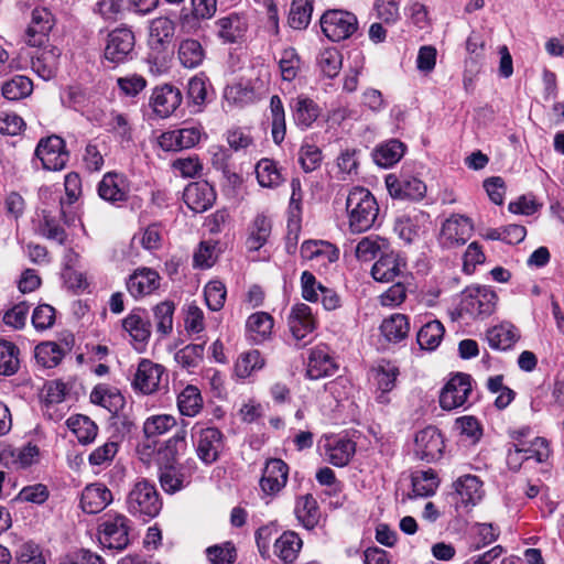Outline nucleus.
Masks as SVG:
<instances>
[{
    "label": "nucleus",
    "mask_w": 564,
    "mask_h": 564,
    "mask_svg": "<svg viewBox=\"0 0 564 564\" xmlns=\"http://www.w3.org/2000/svg\"><path fill=\"white\" fill-rule=\"evenodd\" d=\"M398 376V367L387 360L379 361L369 371V380L379 387L394 384Z\"/></svg>",
    "instance_id": "nucleus-49"
},
{
    "label": "nucleus",
    "mask_w": 564,
    "mask_h": 564,
    "mask_svg": "<svg viewBox=\"0 0 564 564\" xmlns=\"http://www.w3.org/2000/svg\"><path fill=\"white\" fill-rule=\"evenodd\" d=\"M301 59L295 48L288 47L282 51L279 67L283 80L292 82L300 69Z\"/></svg>",
    "instance_id": "nucleus-58"
},
{
    "label": "nucleus",
    "mask_w": 564,
    "mask_h": 564,
    "mask_svg": "<svg viewBox=\"0 0 564 564\" xmlns=\"http://www.w3.org/2000/svg\"><path fill=\"white\" fill-rule=\"evenodd\" d=\"M438 487V478L434 470L417 471L412 476V490L415 497L434 495Z\"/></svg>",
    "instance_id": "nucleus-48"
},
{
    "label": "nucleus",
    "mask_w": 564,
    "mask_h": 564,
    "mask_svg": "<svg viewBox=\"0 0 564 564\" xmlns=\"http://www.w3.org/2000/svg\"><path fill=\"white\" fill-rule=\"evenodd\" d=\"M455 489L466 506H475L482 497L481 481L476 476L459 477L455 482Z\"/></svg>",
    "instance_id": "nucleus-33"
},
{
    "label": "nucleus",
    "mask_w": 564,
    "mask_h": 564,
    "mask_svg": "<svg viewBox=\"0 0 564 564\" xmlns=\"http://www.w3.org/2000/svg\"><path fill=\"white\" fill-rule=\"evenodd\" d=\"M322 151L315 144L303 143L299 151V163L305 173L313 172L321 166Z\"/></svg>",
    "instance_id": "nucleus-57"
},
{
    "label": "nucleus",
    "mask_w": 564,
    "mask_h": 564,
    "mask_svg": "<svg viewBox=\"0 0 564 564\" xmlns=\"http://www.w3.org/2000/svg\"><path fill=\"white\" fill-rule=\"evenodd\" d=\"M289 466L280 458L267 460L260 479V487L263 494L274 496L286 485Z\"/></svg>",
    "instance_id": "nucleus-11"
},
{
    "label": "nucleus",
    "mask_w": 564,
    "mask_h": 564,
    "mask_svg": "<svg viewBox=\"0 0 564 564\" xmlns=\"http://www.w3.org/2000/svg\"><path fill=\"white\" fill-rule=\"evenodd\" d=\"M389 248V241L379 236L364 237L356 246V257L361 261H371Z\"/></svg>",
    "instance_id": "nucleus-37"
},
{
    "label": "nucleus",
    "mask_w": 564,
    "mask_h": 564,
    "mask_svg": "<svg viewBox=\"0 0 564 564\" xmlns=\"http://www.w3.org/2000/svg\"><path fill=\"white\" fill-rule=\"evenodd\" d=\"M177 406L182 415L195 416L203 408L199 390H182L177 397Z\"/></svg>",
    "instance_id": "nucleus-55"
},
{
    "label": "nucleus",
    "mask_w": 564,
    "mask_h": 564,
    "mask_svg": "<svg viewBox=\"0 0 564 564\" xmlns=\"http://www.w3.org/2000/svg\"><path fill=\"white\" fill-rule=\"evenodd\" d=\"M336 365L328 352L323 348L312 350L308 358L307 375L312 379L332 376Z\"/></svg>",
    "instance_id": "nucleus-31"
},
{
    "label": "nucleus",
    "mask_w": 564,
    "mask_h": 564,
    "mask_svg": "<svg viewBox=\"0 0 564 564\" xmlns=\"http://www.w3.org/2000/svg\"><path fill=\"white\" fill-rule=\"evenodd\" d=\"M206 552L210 564H231L236 558V550L230 543L210 546Z\"/></svg>",
    "instance_id": "nucleus-64"
},
{
    "label": "nucleus",
    "mask_w": 564,
    "mask_h": 564,
    "mask_svg": "<svg viewBox=\"0 0 564 564\" xmlns=\"http://www.w3.org/2000/svg\"><path fill=\"white\" fill-rule=\"evenodd\" d=\"M303 541L294 531H284L274 542V554L285 563H293L302 549Z\"/></svg>",
    "instance_id": "nucleus-27"
},
{
    "label": "nucleus",
    "mask_w": 564,
    "mask_h": 564,
    "mask_svg": "<svg viewBox=\"0 0 564 564\" xmlns=\"http://www.w3.org/2000/svg\"><path fill=\"white\" fill-rule=\"evenodd\" d=\"M36 362L45 368H53L63 358V350L56 343H42L35 347Z\"/></svg>",
    "instance_id": "nucleus-53"
},
{
    "label": "nucleus",
    "mask_w": 564,
    "mask_h": 564,
    "mask_svg": "<svg viewBox=\"0 0 564 564\" xmlns=\"http://www.w3.org/2000/svg\"><path fill=\"white\" fill-rule=\"evenodd\" d=\"M271 234V221L262 215L254 218L249 236L246 240V247L249 251H258L268 240Z\"/></svg>",
    "instance_id": "nucleus-39"
},
{
    "label": "nucleus",
    "mask_w": 564,
    "mask_h": 564,
    "mask_svg": "<svg viewBox=\"0 0 564 564\" xmlns=\"http://www.w3.org/2000/svg\"><path fill=\"white\" fill-rule=\"evenodd\" d=\"M386 185L390 195L394 198L419 200L426 193L425 184L415 177L399 178L391 174L386 177Z\"/></svg>",
    "instance_id": "nucleus-14"
},
{
    "label": "nucleus",
    "mask_w": 564,
    "mask_h": 564,
    "mask_svg": "<svg viewBox=\"0 0 564 564\" xmlns=\"http://www.w3.org/2000/svg\"><path fill=\"white\" fill-rule=\"evenodd\" d=\"M175 305L172 301H164L153 307V316L156 330L162 335H167L173 328V315Z\"/></svg>",
    "instance_id": "nucleus-52"
},
{
    "label": "nucleus",
    "mask_w": 564,
    "mask_h": 564,
    "mask_svg": "<svg viewBox=\"0 0 564 564\" xmlns=\"http://www.w3.org/2000/svg\"><path fill=\"white\" fill-rule=\"evenodd\" d=\"M264 360L259 350H250L241 354L235 365V373L239 378H246L256 369H261Z\"/></svg>",
    "instance_id": "nucleus-56"
},
{
    "label": "nucleus",
    "mask_w": 564,
    "mask_h": 564,
    "mask_svg": "<svg viewBox=\"0 0 564 564\" xmlns=\"http://www.w3.org/2000/svg\"><path fill=\"white\" fill-rule=\"evenodd\" d=\"M192 437L195 440L196 453L202 462L212 464L218 459L224 448V435L218 429L202 427L194 432Z\"/></svg>",
    "instance_id": "nucleus-8"
},
{
    "label": "nucleus",
    "mask_w": 564,
    "mask_h": 564,
    "mask_svg": "<svg viewBox=\"0 0 564 564\" xmlns=\"http://www.w3.org/2000/svg\"><path fill=\"white\" fill-rule=\"evenodd\" d=\"M444 332V326L440 321H431L419 330L416 335L417 344L423 349L433 350L440 345Z\"/></svg>",
    "instance_id": "nucleus-45"
},
{
    "label": "nucleus",
    "mask_w": 564,
    "mask_h": 564,
    "mask_svg": "<svg viewBox=\"0 0 564 564\" xmlns=\"http://www.w3.org/2000/svg\"><path fill=\"white\" fill-rule=\"evenodd\" d=\"M318 64L322 72L333 78L341 68V55L336 48H327L321 53Z\"/></svg>",
    "instance_id": "nucleus-62"
},
{
    "label": "nucleus",
    "mask_w": 564,
    "mask_h": 564,
    "mask_svg": "<svg viewBox=\"0 0 564 564\" xmlns=\"http://www.w3.org/2000/svg\"><path fill=\"white\" fill-rule=\"evenodd\" d=\"M516 444L524 460L534 459L536 463H544L551 455L550 444L544 437L538 436L530 442Z\"/></svg>",
    "instance_id": "nucleus-38"
},
{
    "label": "nucleus",
    "mask_w": 564,
    "mask_h": 564,
    "mask_svg": "<svg viewBox=\"0 0 564 564\" xmlns=\"http://www.w3.org/2000/svg\"><path fill=\"white\" fill-rule=\"evenodd\" d=\"M314 0H293L289 13V25L294 30H305L312 19Z\"/></svg>",
    "instance_id": "nucleus-40"
},
{
    "label": "nucleus",
    "mask_w": 564,
    "mask_h": 564,
    "mask_svg": "<svg viewBox=\"0 0 564 564\" xmlns=\"http://www.w3.org/2000/svg\"><path fill=\"white\" fill-rule=\"evenodd\" d=\"M380 332L390 343H399L403 340L410 332L408 316L403 314H392L382 321Z\"/></svg>",
    "instance_id": "nucleus-30"
},
{
    "label": "nucleus",
    "mask_w": 564,
    "mask_h": 564,
    "mask_svg": "<svg viewBox=\"0 0 564 564\" xmlns=\"http://www.w3.org/2000/svg\"><path fill=\"white\" fill-rule=\"evenodd\" d=\"M19 349L10 343L0 341V376H12L19 369Z\"/></svg>",
    "instance_id": "nucleus-50"
},
{
    "label": "nucleus",
    "mask_w": 564,
    "mask_h": 564,
    "mask_svg": "<svg viewBox=\"0 0 564 564\" xmlns=\"http://www.w3.org/2000/svg\"><path fill=\"white\" fill-rule=\"evenodd\" d=\"M141 310L132 311L123 321V328L139 343H145L151 335V324L140 315Z\"/></svg>",
    "instance_id": "nucleus-42"
},
{
    "label": "nucleus",
    "mask_w": 564,
    "mask_h": 564,
    "mask_svg": "<svg viewBox=\"0 0 564 564\" xmlns=\"http://www.w3.org/2000/svg\"><path fill=\"white\" fill-rule=\"evenodd\" d=\"M127 510L134 517L144 521L156 517L162 508V502L155 487L148 480L138 481L128 494Z\"/></svg>",
    "instance_id": "nucleus-2"
},
{
    "label": "nucleus",
    "mask_w": 564,
    "mask_h": 564,
    "mask_svg": "<svg viewBox=\"0 0 564 564\" xmlns=\"http://www.w3.org/2000/svg\"><path fill=\"white\" fill-rule=\"evenodd\" d=\"M290 108L294 122L302 129L310 128L319 117V107L306 96H297L290 101Z\"/></svg>",
    "instance_id": "nucleus-22"
},
{
    "label": "nucleus",
    "mask_w": 564,
    "mask_h": 564,
    "mask_svg": "<svg viewBox=\"0 0 564 564\" xmlns=\"http://www.w3.org/2000/svg\"><path fill=\"white\" fill-rule=\"evenodd\" d=\"M134 45V33L126 26L117 28L107 35L105 59L113 65L126 63L133 58Z\"/></svg>",
    "instance_id": "nucleus-4"
},
{
    "label": "nucleus",
    "mask_w": 564,
    "mask_h": 564,
    "mask_svg": "<svg viewBox=\"0 0 564 564\" xmlns=\"http://www.w3.org/2000/svg\"><path fill=\"white\" fill-rule=\"evenodd\" d=\"M415 455L423 460L438 459L444 449V438L435 426H427L415 434Z\"/></svg>",
    "instance_id": "nucleus-10"
},
{
    "label": "nucleus",
    "mask_w": 564,
    "mask_h": 564,
    "mask_svg": "<svg viewBox=\"0 0 564 564\" xmlns=\"http://www.w3.org/2000/svg\"><path fill=\"white\" fill-rule=\"evenodd\" d=\"M55 24L54 15L46 8H35L31 22L25 31V42L30 46L40 47L48 41V34Z\"/></svg>",
    "instance_id": "nucleus-9"
},
{
    "label": "nucleus",
    "mask_w": 564,
    "mask_h": 564,
    "mask_svg": "<svg viewBox=\"0 0 564 564\" xmlns=\"http://www.w3.org/2000/svg\"><path fill=\"white\" fill-rule=\"evenodd\" d=\"M246 326L251 339L261 343L271 334L273 318L268 313L258 312L249 316Z\"/></svg>",
    "instance_id": "nucleus-41"
},
{
    "label": "nucleus",
    "mask_w": 564,
    "mask_h": 564,
    "mask_svg": "<svg viewBox=\"0 0 564 564\" xmlns=\"http://www.w3.org/2000/svg\"><path fill=\"white\" fill-rule=\"evenodd\" d=\"M39 232L50 239L58 242L59 245H64L67 239V234L63 227L58 225V223L51 217L45 210H43V221L39 227Z\"/></svg>",
    "instance_id": "nucleus-61"
},
{
    "label": "nucleus",
    "mask_w": 564,
    "mask_h": 564,
    "mask_svg": "<svg viewBox=\"0 0 564 564\" xmlns=\"http://www.w3.org/2000/svg\"><path fill=\"white\" fill-rule=\"evenodd\" d=\"M129 520L123 514L107 517L99 525V542L107 549L121 551L129 544Z\"/></svg>",
    "instance_id": "nucleus-7"
},
{
    "label": "nucleus",
    "mask_w": 564,
    "mask_h": 564,
    "mask_svg": "<svg viewBox=\"0 0 564 564\" xmlns=\"http://www.w3.org/2000/svg\"><path fill=\"white\" fill-rule=\"evenodd\" d=\"M486 337L491 348L506 350L514 345L520 335L512 324L502 323L488 329Z\"/></svg>",
    "instance_id": "nucleus-29"
},
{
    "label": "nucleus",
    "mask_w": 564,
    "mask_h": 564,
    "mask_svg": "<svg viewBox=\"0 0 564 564\" xmlns=\"http://www.w3.org/2000/svg\"><path fill=\"white\" fill-rule=\"evenodd\" d=\"M40 449L31 443L21 448H14L11 445L0 446V464L9 466L17 465L26 468L39 462Z\"/></svg>",
    "instance_id": "nucleus-16"
},
{
    "label": "nucleus",
    "mask_w": 564,
    "mask_h": 564,
    "mask_svg": "<svg viewBox=\"0 0 564 564\" xmlns=\"http://www.w3.org/2000/svg\"><path fill=\"white\" fill-rule=\"evenodd\" d=\"M32 90V80L22 75L14 76L10 80H7L1 87L2 96L11 101L26 98L31 95Z\"/></svg>",
    "instance_id": "nucleus-43"
},
{
    "label": "nucleus",
    "mask_w": 564,
    "mask_h": 564,
    "mask_svg": "<svg viewBox=\"0 0 564 564\" xmlns=\"http://www.w3.org/2000/svg\"><path fill=\"white\" fill-rule=\"evenodd\" d=\"M176 425V419L170 414H159L148 417L143 424L144 436L155 438Z\"/></svg>",
    "instance_id": "nucleus-54"
},
{
    "label": "nucleus",
    "mask_w": 564,
    "mask_h": 564,
    "mask_svg": "<svg viewBox=\"0 0 564 564\" xmlns=\"http://www.w3.org/2000/svg\"><path fill=\"white\" fill-rule=\"evenodd\" d=\"M164 368L151 360L143 359L138 366L133 388H159Z\"/></svg>",
    "instance_id": "nucleus-28"
},
{
    "label": "nucleus",
    "mask_w": 564,
    "mask_h": 564,
    "mask_svg": "<svg viewBox=\"0 0 564 564\" xmlns=\"http://www.w3.org/2000/svg\"><path fill=\"white\" fill-rule=\"evenodd\" d=\"M295 514L306 529H314L321 517L316 499L312 495L300 497L296 501Z\"/></svg>",
    "instance_id": "nucleus-32"
},
{
    "label": "nucleus",
    "mask_w": 564,
    "mask_h": 564,
    "mask_svg": "<svg viewBox=\"0 0 564 564\" xmlns=\"http://www.w3.org/2000/svg\"><path fill=\"white\" fill-rule=\"evenodd\" d=\"M349 229L354 234L369 230L378 218L379 206L375 196L365 187H354L346 199Z\"/></svg>",
    "instance_id": "nucleus-1"
},
{
    "label": "nucleus",
    "mask_w": 564,
    "mask_h": 564,
    "mask_svg": "<svg viewBox=\"0 0 564 564\" xmlns=\"http://www.w3.org/2000/svg\"><path fill=\"white\" fill-rule=\"evenodd\" d=\"M98 195L106 202L117 203L128 199L126 177L116 172L106 173L98 184Z\"/></svg>",
    "instance_id": "nucleus-21"
},
{
    "label": "nucleus",
    "mask_w": 564,
    "mask_h": 564,
    "mask_svg": "<svg viewBox=\"0 0 564 564\" xmlns=\"http://www.w3.org/2000/svg\"><path fill=\"white\" fill-rule=\"evenodd\" d=\"M182 94L178 88L172 85L155 87L150 98L153 111L161 118L172 115L181 105Z\"/></svg>",
    "instance_id": "nucleus-13"
},
{
    "label": "nucleus",
    "mask_w": 564,
    "mask_h": 564,
    "mask_svg": "<svg viewBox=\"0 0 564 564\" xmlns=\"http://www.w3.org/2000/svg\"><path fill=\"white\" fill-rule=\"evenodd\" d=\"M90 401L105 408L113 415L119 414L127 403L120 390H91Z\"/></svg>",
    "instance_id": "nucleus-35"
},
{
    "label": "nucleus",
    "mask_w": 564,
    "mask_h": 564,
    "mask_svg": "<svg viewBox=\"0 0 564 564\" xmlns=\"http://www.w3.org/2000/svg\"><path fill=\"white\" fill-rule=\"evenodd\" d=\"M178 59L186 68L198 67L205 58V50L199 41L194 39H186L180 43Z\"/></svg>",
    "instance_id": "nucleus-34"
},
{
    "label": "nucleus",
    "mask_w": 564,
    "mask_h": 564,
    "mask_svg": "<svg viewBox=\"0 0 564 564\" xmlns=\"http://www.w3.org/2000/svg\"><path fill=\"white\" fill-rule=\"evenodd\" d=\"M161 487L164 491L173 494L183 487V475L175 465H158Z\"/></svg>",
    "instance_id": "nucleus-59"
},
{
    "label": "nucleus",
    "mask_w": 564,
    "mask_h": 564,
    "mask_svg": "<svg viewBox=\"0 0 564 564\" xmlns=\"http://www.w3.org/2000/svg\"><path fill=\"white\" fill-rule=\"evenodd\" d=\"M323 33L333 42L350 37L358 28L357 18L347 11L330 10L321 18Z\"/></svg>",
    "instance_id": "nucleus-6"
},
{
    "label": "nucleus",
    "mask_w": 564,
    "mask_h": 564,
    "mask_svg": "<svg viewBox=\"0 0 564 564\" xmlns=\"http://www.w3.org/2000/svg\"><path fill=\"white\" fill-rule=\"evenodd\" d=\"M288 324L296 340L305 338L315 329V319L311 307L304 303L295 304L289 315Z\"/></svg>",
    "instance_id": "nucleus-20"
},
{
    "label": "nucleus",
    "mask_w": 564,
    "mask_h": 564,
    "mask_svg": "<svg viewBox=\"0 0 564 564\" xmlns=\"http://www.w3.org/2000/svg\"><path fill=\"white\" fill-rule=\"evenodd\" d=\"M160 286V275L149 268L135 270L127 281V289L133 297L151 294Z\"/></svg>",
    "instance_id": "nucleus-19"
},
{
    "label": "nucleus",
    "mask_w": 564,
    "mask_h": 564,
    "mask_svg": "<svg viewBox=\"0 0 564 564\" xmlns=\"http://www.w3.org/2000/svg\"><path fill=\"white\" fill-rule=\"evenodd\" d=\"M34 154L41 161L43 169L47 171H61L69 160V152L66 150L64 139L56 134L42 138Z\"/></svg>",
    "instance_id": "nucleus-5"
},
{
    "label": "nucleus",
    "mask_w": 564,
    "mask_h": 564,
    "mask_svg": "<svg viewBox=\"0 0 564 564\" xmlns=\"http://www.w3.org/2000/svg\"><path fill=\"white\" fill-rule=\"evenodd\" d=\"M203 345L191 344L180 349L175 354V360L184 368L196 367L199 360L203 358Z\"/></svg>",
    "instance_id": "nucleus-63"
},
{
    "label": "nucleus",
    "mask_w": 564,
    "mask_h": 564,
    "mask_svg": "<svg viewBox=\"0 0 564 564\" xmlns=\"http://www.w3.org/2000/svg\"><path fill=\"white\" fill-rule=\"evenodd\" d=\"M215 25L217 35L226 43L238 42L243 37L248 26L246 19L238 13L218 19Z\"/></svg>",
    "instance_id": "nucleus-25"
},
{
    "label": "nucleus",
    "mask_w": 564,
    "mask_h": 564,
    "mask_svg": "<svg viewBox=\"0 0 564 564\" xmlns=\"http://www.w3.org/2000/svg\"><path fill=\"white\" fill-rule=\"evenodd\" d=\"M183 199L193 212L204 213L215 203L216 193L206 181L193 182L185 187Z\"/></svg>",
    "instance_id": "nucleus-12"
},
{
    "label": "nucleus",
    "mask_w": 564,
    "mask_h": 564,
    "mask_svg": "<svg viewBox=\"0 0 564 564\" xmlns=\"http://www.w3.org/2000/svg\"><path fill=\"white\" fill-rule=\"evenodd\" d=\"M61 50L52 46L44 48L32 57V69L43 79L48 80L56 75Z\"/></svg>",
    "instance_id": "nucleus-26"
},
{
    "label": "nucleus",
    "mask_w": 564,
    "mask_h": 564,
    "mask_svg": "<svg viewBox=\"0 0 564 564\" xmlns=\"http://www.w3.org/2000/svg\"><path fill=\"white\" fill-rule=\"evenodd\" d=\"M66 424L82 444H88L97 436L98 426L86 415H73L66 421Z\"/></svg>",
    "instance_id": "nucleus-36"
},
{
    "label": "nucleus",
    "mask_w": 564,
    "mask_h": 564,
    "mask_svg": "<svg viewBox=\"0 0 564 564\" xmlns=\"http://www.w3.org/2000/svg\"><path fill=\"white\" fill-rule=\"evenodd\" d=\"M402 263L398 254L393 252H383L379 260L371 268V275L379 282H392L402 274Z\"/></svg>",
    "instance_id": "nucleus-24"
},
{
    "label": "nucleus",
    "mask_w": 564,
    "mask_h": 564,
    "mask_svg": "<svg viewBox=\"0 0 564 564\" xmlns=\"http://www.w3.org/2000/svg\"><path fill=\"white\" fill-rule=\"evenodd\" d=\"M356 452V444L348 438H339L327 448L328 460L337 467L346 466Z\"/></svg>",
    "instance_id": "nucleus-44"
},
{
    "label": "nucleus",
    "mask_w": 564,
    "mask_h": 564,
    "mask_svg": "<svg viewBox=\"0 0 564 564\" xmlns=\"http://www.w3.org/2000/svg\"><path fill=\"white\" fill-rule=\"evenodd\" d=\"M186 423L182 421L180 429L171 438L165 441L158 449V465H175L178 455L186 448Z\"/></svg>",
    "instance_id": "nucleus-23"
},
{
    "label": "nucleus",
    "mask_w": 564,
    "mask_h": 564,
    "mask_svg": "<svg viewBox=\"0 0 564 564\" xmlns=\"http://www.w3.org/2000/svg\"><path fill=\"white\" fill-rule=\"evenodd\" d=\"M111 501V491L104 484L96 482L85 487L80 506L84 512L95 514L102 511Z\"/></svg>",
    "instance_id": "nucleus-17"
},
{
    "label": "nucleus",
    "mask_w": 564,
    "mask_h": 564,
    "mask_svg": "<svg viewBox=\"0 0 564 564\" xmlns=\"http://www.w3.org/2000/svg\"><path fill=\"white\" fill-rule=\"evenodd\" d=\"M270 111L272 117V138L274 143L281 144L285 138V112L281 98L273 95L270 98Z\"/></svg>",
    "instance_id": "nucleus-47"
},
{
    "label": "nucleus",
    "mask_w": 564,
    "mask_h": 564,
    "mask_svg": "<svg viewBox=\"0 0 564 564\" xmlns=\"http://www.w3.org/2000/svg\"><path fill=\"white\" fill-rule=\"evenodd\" d=\"M175 23L167 17H159L149 26V43L152 50L165 51L174 39Z\"/></svg>",
    "instance_id": "nucleus-18"
},
{
    "label": "nucleus",
    "mask_w": 564,
    "mask_h": 564,
    "mask_svg": "<svg viewBox=\"0 0 564 564\" xmlns=\"http://www.w3.org/2000/svg\"><path fill=\"white\" fill-rule=\"evenodd\" d=\"M473 230V223L468 217L456 215L443 224L441 234L446 246H459L467 242Z\"/></svg>",
    "instance_id": "nucleus-15"
},
{
    "label": "nucleus",
    "mask_w": 564,
    "mask_h": 564,
    "mask_svg": "<svg viewBox=\"0 0 564 564\" xmlns=\"http://www.w3.org/2000/svg\"><path fill=\"white\" fill-rule=\"evenodd\" d=\"M404 153V144L399 140H390L380 145L373 153L375 162L383 167L395 164Z\"/></svg>",
    "instance_id": "nucleus-46"
},
{
    "label": "nucleus",
    "mask_w": 564,
    "mask_h": 564,
    "mask_svg": "<svg viewBox=\"0 0 564 564\" xmlns=\"http://www.w3.org/2000/svg\"><path fill=\"white\" fill-rule=\"evenodd\" d=\"M497 294L488 286H469L465 289L460 301V313L471 317L489 316L495 312Z\"/></svg>",
    "instance_id": "nucleus-3"
},
{
    "label": "nucleus",
    "mask_w": 564,
    "mask_h": 564,
    "mask_svg": "<svg viewBox=\"0 0 564 564\" xmlns=\"http://www.w3.org/2000/svg\"><path fill=\"white\" fill-rule=\"evenodd\" d=\"M226 286L220 281H210L204 290L205 301L209 310L219 311L224 307L226 301Z\"/></svg>",
    "instance_id": "nucleus-60"
},
{
    "label": "nucleus",
    "mask_w": 564,
    "mask_h": 564,
    "mask_svg": "<svg viewBox=\"0 0 564 564\" xmlns=\"http://www.w3.org/2000/svg\"><path fill=\"white\" fill-rule=\"evenodd\" d=\"M256 174L262 187H275L282 182L276 164L270 159H262L258 162Z\"/></svg>",
    "instance_id": "nucleus-51"
}]
</instances>
